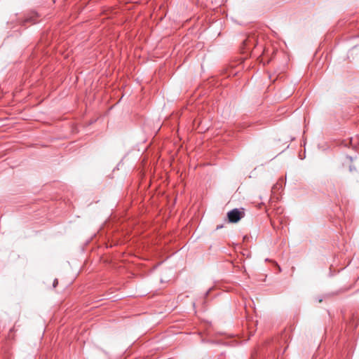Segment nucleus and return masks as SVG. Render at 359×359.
Returning <instances> with one entry per match:
<instances>
[{"label":"nucleus","instance_id":"nucleus-1","mask_svg":"<svg viewBox=\"0 0 359 359\" xmlns=\"http://www.w3.org/2000/svg\"><path fill=\"white\" fill-rule=\"evenodd\" d=\"M244 215V211L237 208L233 209L227 213L228 219L231 223L238 222Z\"/></svg>","mask_w":359,"mask_h":359},{"label":"nucleus","instance_id":"nucleus-2","mask_svg":"<svg viewBox=\"0 0 359 359\" xmlns=\"http://www.w3.org/2000/svg\"><path fill=\"white\" fill-rule=\"evenodd\" d=\"M256 39L254 36L248 37L246 40L244 41L245 46L247 47H250L251 45L255 46Z\"/></svg>","mask_w":359,"mask_h":359},{"label":"nucleus","instance_id":"nucleus-3","mask_svg":"<svg viewBox=\"0 0 359 359\" xmlns=\"http://www.w3.org/2000/svg\"><path fill=\"white\" fill-rule=\"evenodd\" d=\"M57 283H58V281H57V279H55V280H54V282H53V287H56V285H57Z\"/></svg>","mask_w":359,"mask_h":359},{"label":"nucleus","instance_id":"nucleus-4","mask_svg":"<svg viewBox=\"0 0 359 359\" xmlns=\"http://www.w3.org/2000/svg\"><path fill=\"white\" fill-rule=\"evenodd\" d=\"M348 158H349L350 161H352L353 158H354V159H356V158H357V156H354L353 158V157H348Z\"/></svg>","mask_w":359,"mask_h":359}]
</instances>
